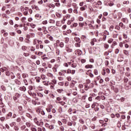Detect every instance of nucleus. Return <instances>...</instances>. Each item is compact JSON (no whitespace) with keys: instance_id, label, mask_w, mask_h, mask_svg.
<instances>
[{"instance_id":"nucleus-36","label":"nucleus","mask_w":131,"mask_h":131,"mask_svg":"<svg viewBox=\"0 0 131 131\" xmlns=\"http://www.w3.org/2000/svg\"><path fill=\"white\" fill-rule=\"evenodd\" d=\"M23 81L26 85H28V82H27V80L25 79L23 80Z\"/></svg>"},{"instance_id":"nucleus-39","label":"nucleus","mask_w":131,"mask_h":131,"mask_svg":"<svg viewBox=\"0 0 131 131\" xmlns=\"http://www.w3.org/2000/svg\"><path fill=\"white\" fill-rule=\"evenodd\" d=\"M49 8H53L54 9V8H55V5L51 4L49 5Z\"/></svg>"},{"instance_id":"nucleus-51","label":"nucleus","mask_w":131,"mask_h":131,"mask_svg":"<svg viewBox=\"0 0 131 131\" xmlns=\"http://www.w3.org/2000/svg\"><path fill=\"white\" fill-rule=\"evenodd\" d=\"M24 56H25V57H28L29 56V53H24Z\"/></svg>"},{"instance_id":"nucleus-43","label":"nucleus","mask_w":131,"mask_h":131,"mask_svg":"<svg viewBox=\"0 0 131 131\" xmlns=\"http://www.w3.org/2000/svg\"><path fill=\"white\" fill-rule=\"evenodd\" d=\"M68 126H72V122H68L67 123Z\"/></svg>"},{"instance_id":"nucleus-3","label":"nucleus","mask_w":131,"mask_h":131,"mask_svg":"<svg viewBox=\"0 0 131 131\" xmlns=\"http://www.w3.org/2000/svg\"><path fill=\"white\" fill-rule=\"evenodd\" d=\"M76 55H78L79 56H80L82 54V52H81V50H77L75 51Z\"/></svg>"},{"instance_id":"nucleus-9","label":"nucleus","mask_w":131,"mask_h":131,"mask_svg":"<svg viewBox=\"0 0 131 131\" xmlns=\"http://www.w3.org/2000/svg\"><path fill=\"white\" fill-rule=\"evenodd\" d=\"M14 82L16 83V84H17V85H20V84H21V82L18 79L14 80Z\"/></svg>"},{"instance_id":"nucleus-23","label":"nucleus","mask_w":131,"mask_h":131,"mask_svg":"<svg viewBox=\"0 0 131 131\" xmlns=\"http://www.w3.org/2000/svg\"><path fill=\"white\" fill-rule=\"evenodd\" d=\"M59 46L60 48H64V42H59Z\"/></svg>"},{"instance_id":"nucleus-15","label":"nucleus","mask_w":131,"mask_h":131,"mask_svg":"<svg viewBox=\"0 0 131 131\" xmlns=\"http://www.w3.org/2000/svg\"><path fill=\"white\" fill-rule=\"evenodd\" d=\"M38 70L40 72H46V70L42 68H39Z\"/></svg>"},{"instance_id":"nucleus-63","label":"nucleus","mask_w":131,"mask_h":131,"mask_svg":"<svg viewBox=\"0 0 131 131\" xmlns=\"http://www.w3.org/2000/svg\"><path fill=\"white\" fill-rule=\"evenodd\" d=\"M71 72H72V71H71V70H70V69H68V70H67V73H68V74L71 73Z\"/></svg>"},{"instance_id":"nucleus-10","label":"nucleus","mask_w":131,"mask_h":131,"mask_svg":"<svg viewBox=\"0 0 131 131\" xmlns=\"http://www.w3.org/2000/svg\"><path fill=\"white\" fill-rule=\"evenodd\" d=\"M122 21L126 24H127V23H128V19H127V18H123L122 19Z\"/></svg>"},{"instance_id":"nucleus-37","label":"nucleus","mask_w":131,"mask_h":131,"mask_svg":"<svg viewBox=\"0 0 131 131\" xmlns=\"http://www.w3.org/2000/svg\"><path fill=\"white\" fill-rule=\"evenodd\" d=\"M1 89H2V91H4V92H5V91L6 90V87L4 85H2Z\"/></svg>"},{"instance_id":"nucleus-54","label":"nucleus","mask_w":131,"mask_h":131,"mask_svg":"<svg viewBox=\"0 0 131 131\" xmlns=\"http://www.w3.org/2000/svg\"><path fill=\"white\" fill-rule=\"evenodd\" d=\"M47 75H48V76H49V77H53V74H52V73H48L47 74Z\"/></svg>"},{"instance_id":"nucleus-41","label":"nucleus","mask_w":131,"mask_h":131,"mask_svg":"<svg viewBox=\"0 0 131 131\" xmlns=\"http://www.w3.org/2000/svg\"><path fill=\"white\" fill-rule=\"evenodd\" d=\"M68 12L70 14H71V13L73 12V9H72V8H70L68 9Z\"/></svg>"},{"instance_id":"nucleus-49","label":"nucleus","mask_w":131,"mask_h":131,"mask_svg":"<svg viewBox=\"0 0 131 131\" xmlns=\"http://www.w3.org/2000/svg\"><path fill=\"white\" fill-rule=\"evenodd\" d=\"M25 20H26V17H24L21 18V21L23 23H25Z\"/></svg>"},{"instance_id":"nucleus-22","label":"nucleus","mask_w":131,"mask_h":131,"mask_svg":"<svg viewBox=\"0 0 131 131\" xmlns=\"http://www.w3.org/2000/svg\"><path fill=\"white\" fill-rule=\"evenodd\" d=\"M93 6L94 7H95V8H99V5H98V4L97 3V2H94L93 3Z\"/></svg>"},{"instance_id":"nucleus-44","label":"nucleus","mask_w":131,"mask_h":131,"mask_svg":"<svg viewBox=\"0 0 131 131\" xmlns=\"http://www.w3.org/2000/svg\"><path fill=\"white\" fill-rule=\"evenodd\" d=\"M55 6H56V7H60L61 6V4H60V3H56L55 4Z\"/></svg>"},{"instance_id":"nucleus-55","label":"nucleus","mask_w":131,"mask_h":131,"mask_svg":"<svg viewBox=\"0 0 131 131\" xmlns=\"http://www.w3.org/2000/svg\"><path fill=\"white\" fill-rule=\"evenodd\" d=\"M115 29H117V30H120V27L119 26H116Z\"/></svg>"},{"instance_id":"nucleus-1","label":"nucleus","mask_w":131,"mask_h":131,"mask_svg":"<svg viewBox=\"0 0 131 131\" xmlns=\"http://www.w3.org/2000/svg\"><path fill=\"white\" fill-rule=\"evenodd\" d=\"M111 89L113 90V91H114V92H115V93H118L119 92L118 88H117V86H112Z\"/></svg>"},{"instance_id":"nucleus-14","label":"nucleus","mask_w":131,"mask_h":131,"mask_svg":"<svg viewBox=\"0 0 131 131\" xmlns=\"http://www.w3.org/2000/svg\"><path fill=\"white\" fill-rule=\"evenodd\" d=\"M26 116L28 117V118H30V119H31L32 118V115L29 114V113H27L26 114Z\"/></svg>"},{"instance_id":"nucleus-47","label":"nucleus","mask_w":131,"mask_h":131,"mask_svg":"<svg viewBox=\"0 0 131 131\" xmlns=\"http://www.w3.org/2000/svg\"><path fill=\"white\" fill-rule=\"evenodd\" d=\"M125 75H126L127 77L130 76V72H126Z\"/></svg>"},{"instance_id":"nucleus-48","label":"nucleus","mask_w":131,"mask_h":131,"mask_svg":"<svg viewBox=\"0 0 131 131\" xmlns=\"http://www.w3.org/2000/svg\"><path fill=\"white\" fill-rule=\"evenodd\" d=\"M49 23H52V24H54L55 23V20H54V19H50L49 20Z\"/></svg>"},{"instance_id":"nucleus-45","label":"nucleus","mask_w":131,"mask_h":131,"mask_svg":"<svg viewBox=\"0 0 131 131\" xmlns=\"http://www.w3.org/2000/svg\"><path fill=\"white\" fill-rule=\"evenodd\" d=\"M30 26L32 28H35V26H36L35 24H31L30 25Z\"/></svg>"},{"instance_id":"nucleus-25","label":"nucleus","mask_w":131,"mask_h":131,"mask_svg":"<svg viewBox=\"0 0 131 131\" xmlns=\"http://www.w3.org/2000/svg\"><path fill=\"white\" fill-rule=\"evenodd\" d=\"M49 129H54V128H55V126H54V125H51L49 126Z\"/></svg>"},{"instance_id":"nucleus-16","label":"nucleus","mask_w":131,"mask_h":131,"mask_svg":"<svg viewBox=\"0 0 131 131\" xmlns=\"http://www.w3.org/2000/svg\"><path fill=\"white\" fill-rule=\"evenodd\" d=\"M123 53L124 55H126V56H128V55H129L128 51L127 50H123Z\"/></svg>"},{"instance_id":"nucleus-62","label":"nucleus","mask_w":131,"mask_h":131,"mask_svg":"<svg viewBox=\"0 0 131 131\" xmlns=\"http://www.w3.org/2000/svg\"><path fill=\"white\" fill-rule=\"evenodd\" d=\"M112 41H113V39L111 38L108 40V43H111L112 42Z\"/></svg>"},{"instance_id":"nucleus-58","label":"nucleus","mask_w":131,"mask_h":131,"mask_svg":"<svg viewBox=\"0 0 131 131\" xmlns=\"http://www.w3.org/2000/svg\"><path fill=\"white\" fill-rule=\"evenodd\" d=\"M31 129L32 131H37V129L34 127H32Z\"/></svg>"},{"instance_id":"nucleus-11","label":"nucleus","mask_w":131,"mask_h":131,"mask_svg":"<svg viewBox=\"0 0 131 131\" xmlns=\"http://www.w3.org/2000/svg\"><path fill=\"white\" fill-rule=\"evenodd\" d=\"M85 68H86V69H92V68H93V65H92V64H87L85 66Z\"/></svg>"},{"instance_id":"nucleus-38","label":"nucleus","mask_w":131,"mask_h":131,"mask_svg":"<svg viewBox=\"0 0 131 131\" xmlns=\"http://www.w3.org/2000/svg\"><path fill=\"white\" fill-rule=\"evenodd\" d=\"M37 41H38V40L35 39L33 40V45H36V43H37Z\"/></svg>"},{"instance_id":"nucleus-33","label":"nucleus","mask_w":131,"mask_h":131,"mask_svg":"<svg viewBox=\"0 0 131 131\" xmlns=\"http://www.w3.org/2000/svg\"><path fill=\"white\" fill-rule=\"evenodd\" d=\"M64 16L66 18V19H70V17H71V15H70V14H66Z\"/></svg>"},{"instance_id":"nucleus-2","label":"nucleus","mask_w":131,"mask_h":131,"mask_svg":"<svg viewBox=\"0 0 131 131\" xmlns=\"http://www.w3.org/2000/svg\"><path fill=\"white\" fill-rule=\"evenodd\" d=\"M95 42H97V39L93 38L91 40V41L90 42V43L92 46H94Z\"/></svg>"},{"instance_id":"nucleus-57","label":"nucleus","mask_w":131,"mask_h":131,"mask_svg":"<svg viewBox=\"0 0 131 131\" xmlns=\"http://www.w3.org/2000/svg\"><path fill=\"white\" fill-rule=\"evenodd\" d=\"M97 3L98 6H101L102 5V2L100 1H98Z\"/></svg>"},{"instance_id":"nucleus-8","label":"nucleus","mask_w":131,"mask_h":131,"mask_svg":"<svg viewBox=\"0 0 131 131\" xmlns=\"http://www.w3.org/2000/svg\"><path fill=\"white\" fill-rule=\"evenodd\" d=\"M84 86H85V91H88V90H89V89H91V88L90 87V86L89 85V84L88 83H85L84 84Z\"/></svg>"},{"instance_id":"nucleus-29","label":"nucleus","mask_w":131,"mask_h":131,"mask_svg":"<svg viewBox=\"0 0 131 131\" xmlns=\"http://www.w3.org/2000/svg\"><path fill=\"white\" fill-rule=\"evenodd\" d=\"M94 73L95 75H98L99 72H98V70L97 69L94 70Z\"/></svg>"},{"instance_id":"nucleus-56","label":"nucleus","mask_w":131,"mask_h":131,"mask_svg":"<svg viewBox=\"0 0 131 131\" xmlns=\"http://www.w3.org/2000/svg\"><path fill=\"white\" fill-rule=\"evenodd\" d=\"M119 53V50L118 49H116L115 50V54H118Z\"/></svg>"},{"instance_id":"nucleus-32","label":"nucleus","mask_w":131,"mask_h":131,"mask_svg":"<svg viewBox=\"0 0 131 131\" xmlns=\"http://www.w3.org/2000/svg\"><path fill=\"white\" fill-rule=\"evenodd\" d=\"M67 52L68 53H71L72 52V49L70 48H67Z\"/></svg>"},{"instance_id":"nucleus-52","label":"nucleus","mask_w":131,"mask_h":131,"mask_svg":"<svg viewBox=\"0 0 131 131\" xmlns=\"http://www.w3.org/2000/svg\"><path fill=\"white\" fill-rule=\"evenodd\" d=\"M6 74L7 76H10V75H11V73H10L9 71H6Z\"/></svg>"},{"instance_id":"nucleus-59","label":"nucleus","mask_w":131,"mask_h":131,"mask_svg":"<svg viewBox=\"0 0 131 131\" xmlns=\"http://www.w3.org/2000/svg\"><path fill=\"white\" fill-rule=\"evenodd\" d=\"M104 47L105 49H107L109 48V45L108 44H105L104 45Z\"/></svg>"},{"instance_id":"nucleus-50","label":"nucleus","mask_w":131,"mask_h":131,"mask_svg":"<svg viewBox=\"0 0 131 131\" xmlns=\"http://www.w3.org/2000/svg\"><path fill=\"white\" fill-rule=\"evenodd\" d=\"M86 38V36L82 35L81 36V39H82V40H85Z\"/></svg>"},{"instance_id":"nucleus-20","label":"nucleus","mask_w":131,"mask_h":131,"mask_svg":"<svg viewBox=\"0 0 131 131\" xmlns=\"http://www.w3.org/2000/svg\"><path fill=\"white\" fill-rule=\"evenodd\" d=\"M30 50L31 52H34L35 51V48L33 47V46H31L30 47Z\"/></svg>"},{"instance_id":"nucleus-26","label":"nucleus","mask_w":131,"mask_h":131,"mask_svg":"<svg viewBox=\"0 0 131 131\" xmlns=\"http://www.w3.org/2000/svg\"><path fill=\"white\" fill-rule=\"evenodd\" d=\"M21 76L24 78H26V77H27L28 76V75H27L25 73H24V74H22Z\"/></svg>"},{"instance_id":"nucleus-5","label":"nucleus","mask_w":131,"mask_h":131,"mask_svg":"<svg viewBox=\"0 0 131 131\" xmlns=\"http://www.w3.org/2000/svg\"><path fill=\"white\" fill-rule=\"evenodd\" d=\"M70 64L71 67H73V68H76V67L77 66V64H76V63L70 62Z\"/></svg>"},{"instance_id":"nucleus-35","label":"nucleus","mask_w":131,"mask_h":131,"mask_svg":"<svg viewBox=\"0 0 131 131\" xmlns=\"http://www.w3.org/2000/svg\"><path fill=\"white\" fill-rule=\"evenodd\" d=\"M68 41H69V38L66 37L64 38V42H66V43H67Z\"/></svg>"},{"instance_id":"nucleus-17","label":"nucleus","mask_w":131,"mask_h":131,"mask_svg":"<svg viewBox=\"0 0 131 131\" xmlns=\"http://www.w3.org/2000/svg\"><path fill=\"white\" fill-rule=\"evenodd\" d=\"M97 104H98V103L94 102L92 105V108L94 109V108L97 106Z\"/></svg>"},{"instance_id":"nucleus-61","label":"nucleus","mask_w":131,"mask_h":131,"mask_svg":"<svg viewBox=\"0 0 131 131\" xmlns=\"http://www.w3.org/2000/svg\"><path fill=\"white\" fill-rule=\"evenodd\" d=\"M52 70L53 71V72H57V69H56L55 68H54V67L52 68Z\"/></svg>"},{"instance_id":"nucleus-53","label":"nucleus","mask_w":131,"mask_h":131,"mask_svg":"<svg viewBox=\"0 0 131 131\" xmlns=\"http://www.w3.org/2000/svg\"><path fill=\"white\" fill-rule=\"evenodd\" d=\"M79 121L82 124H83L84 123V121L82 119H80L79 120Z\"/></svg>"},{"instance_id":"nucleus-13","label":"nucleus","mask_w":131,"mask_h":131,"mask_svg":"<svg viewBox=\"0 0 131 131\" xmlns=\"http://www.w3.org/2000/svg\"><path fill=\"white\" fill-rule=\"evenodd\" d=\"M11 79H14V78H15V74H14V73H10V75Z\"/></svg>"},{"instance_id":"nucleus-18","label":"nucleus","mask_w":131,"mask_h":131,"mask_svg":"<svg viewBox=\"0 0 131 131\" xmlns=\"http://www.w3.org/2000/svg\"><path fill=\"white\" fill-rule=\"evenodd\" d=\"M35 79L36 80V82H40V77H36Z\"/></svg>"},{"instance_id":"nucleus-7","label":"nucleus","mask_w":131,"mask_h":131,"mask_svg":"<svg viewBox=\"0 0 131 131\" xmlns=\"http://www.w3.org/2000/svg\"><path fill=\"white\" fill-rule=\"evenodd\" d=\"M74 40L75 41H76L77 42H78L79 43H80L81 42V40H80V39L77 37H76L74 38Z\"/></svg>"},{"instance_id":"nucleus-6","label":"nucleus","mask_w":131,"mask_h":131,"mask_svg":"<svg viewBox=\"0 0 131 131\" xmlns=\"http://www.w3.org/2000/svg\"><path fill=\"white\" fill-rule=\"evenodd\" d=\"M19 90L21 92H25L26 91V88L24 86L20 87Z\"/></svg>"},{"instance_id":"nucleus-46","label":"nucleus","mask_w":131,"mask_h":131,"mask_svg":"<svg viewBox=\"0 0 131 131\" xmlns=\"http://www.w3.org/2000/svg\"><path fill=\"white\" fill-rule=\"evenodd\" d=\"M59 67H60V65L59 64H55L54 65V68H55L56 69H58V68H59Z\"/></svg>"},{"instance_id":"nucleus-28","label":"nucleus","mask_w":131,"mask_h":131,"mask_svg":"<svg viewBox=\"0 0 131 131\" xmlns=\"http://www.w3.org/2000/svg\"><path fill=\"white\" fill-rule=\"evenodd\" d=\"M123 43H125V42L123 41V42H120L119 47L120 48H122L123 47Z\"/></svg>"},{"instance_id":"nucleus-34","label":"nucleus","mask_w":131,"mask_h":131,"mask_svg":"<svg viewBox=\"0 0 131 131\" xmlns=\"http://www.w3.org/2000/svg\"><path fill=\"white\" fill-rule=\"evenodd\" d=\"M26 125L27 126V127H30V126H31V124L29 122H26Z\"/></svg>"},{"instance_id":"nucleus-24","label":"nucleus","mask_w":131,"mask_h":131,"mask_svg":"<svg viewBox=\"0 0 131 131\" xmlns=\"http://www.w3.org/2000/svg\"><path fill=\"white\" fill-rule=\"evenodd\" d=\"M57 92L59 94H61V93H62V92H64V90L63 89H57Z\"/></svg>"},{"instance_id":"nucleus-64","label":"nucleus","mask_w":131,"mask_h":131,"mask_svg":"<svg viewBox=\"0 0 131 131\" xmlns=\"http://www.w3.org/2000/svg\"><path fill=\"white\" fill-rule=\"evenodd\" d=\"M59 129L61 131H64V127L62 126H60Z\"/></svg>"},{"instance_id":"nucleus-31","label":"nucleus","mask_w":131,"mask_h":131,"mask_svg":"<svg viewBox=\"0 0 131 131\" xmlns=\"http://www.w3.org/2000/svg\"><path fill=\"white\" fill-rule=\"evenodd\" d=\"M37 95L38 96V97H40V98H42V97H43V95L40 93H38Z\"/></svg>"},{"instance_id":"nucleus-4","label":"nucleus","mask_w":131,"mask_h":131,"mask_svg":"<svg viewBox=\"0 0 131 131\" xmlns=\"http://www.w3.org/2000/svg\"><path fill=\"white\" fill-rule=\"evenodd\" d=\"M117 36H118V34H117V32L116 31H114L113 32L114 38H117Z\"/></svg>"},{"instance_id":"nucleus-19","label":"nucleus","mask_w":131,"mask_h":131,"mask_svg":"<svg viewBox=\"0 0 131 131\" xmlns=\"http://www.w3.org/2000/svg\"><path fill=\"white\" fill-rule=\"evenodd\" d=\"M114 29V26L113 25H112L109 28L110 31H113V30Z\"/></svg>"},{"instance_id":"nucleus-40","label":"nucleus","mask_w":131,"mask_h":131,"mask_svg":"<svg viewBox=\"0 0 131 131\" xmlns=\"http://www.w3.org/2000/svg\"><path fill=\"white\" fill-rule=\"evenodd\" d=\"M41 79H42L43 80H45V79H46V75H41Z\"/></svg>"},{"instance_id":"nucleus-60","label":"nucleus","mask_w":131,"mask_h":131,"mask_svg":"<svg viewBox=\"0 0 131 131\" xmlns=\"http://www.w3.org/2000/svg\"><path fill=\"white\" fill-rule=\"evenodd\" d=\"M14 129L15 130H18L19 129V127L18 126H14Z\"/></svg>"},{"instance_id":"nucleus-21","label":"nucleus","mask_w":131,"mask_h":131,"mask_svg":"<svg viewBox=\"0 0 131 131\" xmlns=\"http://www.w3.org/2000/svg\"><path fill=\"white\" fill-rule=\"evenodd\" d=\"M61 121L62 122H63V123H64V124H66L67 123V120H66V119H61Z\"/></svg>"},{"instance_id":"nucleus-27","label":"nucleus","mask_w":131,"mask_h":131,"mask_svg":"<svg viewBox=\"0 0 131 131\" xmlns=\"http://www.w3.org/2000/svg\"><path fill=\"white\" fill-rule=\"evenodd\" d=\"M61 72L62 73V74H63V76H65V74H66L67 71L65 70H61Z\"/></svg>"},{"instance_id":"nucleus-30","label":"nucleus","mask_w":131,"mask_h":131,"mask_svg":"<svg viewBox=\"0 0 131 131\" xmlns=\"http://www.w3.org/2000/svg\"><path fill=\"white\" fill-rule=\"evenodd\" d=\"M102 75H105L106 74V70H105V68H103V72H102Z\"/></svg>"},{"instance_id":"nucleus-12","label":"nucleus","mask_w":131,"mask_h":131,"mask_svg":"<svg viewBox=\"0 0 131 131\" xmlns=\"http://www.w3.org/2000/svg\"><path fill=\"white\" fill-rule=\"evenodd\" d=\"M119 26H120V27H121V28H122L123 29H124V28H125V26H124L123 25V23H120L119 24Z\"/></svg>"},{"instance_id":"nucleus-42","label":"nucleus","mask_w":131,"mask_h":131,"mask_svg":"<svg viewBox=\"0 0 131 131\" xmlns=\"http://www.w3.org/2000/svg\"><path fill=\"white\" fill-rule=\"evenodd\" d=\"M56 16H57L58 18H61L62 17V15L60 13H56Z\"/></svg>"}]
</instances>
